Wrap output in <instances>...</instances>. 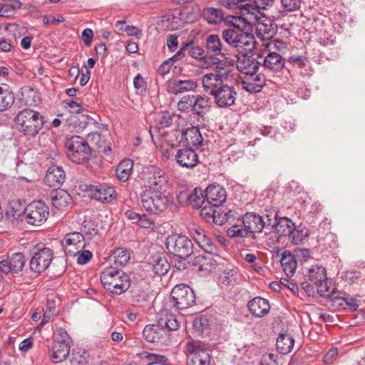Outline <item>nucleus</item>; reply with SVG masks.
<instances>
[{"mask_svg":"<svg viewBox=\"0 0 365 365\" xmlns=\"http://www.w3.org/2000/svg\"><path fill=\"white\" fill-rule=\"evenodd\" d=\"M149 185L140 196L141 205L148 212L159 214L168 207L170 200L166 195L168 177L165 171L156 167L148 170Z\"/></svg>","mask_w":365,"mask_h":365,"instance_id":"1","label":"nucleus"},{"mask_svg":"<svg viewBox=\"0 0 365 365\" xmlns=\"http://www.w3.org/2000/svg\"><path fill=\"white\" fill-rule=\"evenodd\" d=\"M242 16L243 17H233V19H242L245 23L253 25L258 38L271 41L276 32V25L272 20L266 17L258 7L254 6L243 8Z\"/></svg>","mask_w":365,"mask_h":365,"instance_id":"2","label":"nucleus"},{"mask_svg":"<svg viewBox=\"0 0 365 365\" xmlns=\"http://www.w3.org/2000/svg\"><path fill=\"white\" fill-rule=\"evenodd\" d=\"M101 282L106 289L115 294L125 292L130 286L129 277L115 267L106 268L101 272Z\"/></svg>","mask_w":365,"mask_h":365,"instance_id":"3","label":"nucleus"},{"mask_svg":"<svg viewBox=\"0 0 365 365\" xmlns=\"http://www.w3.org/2000/svg\"><path fill=\"white\" fill-rule=\"evenodd\" d=\"M19 130L26 135L35 136L43 128V117L31 109H24L15 118Z\"/></svg>","mask_w":365,"mask_h":365,"instance_id":"4","label":"nucleus"},{"mask_svg":"<svg viewBox=\"0 0 365 365\" xmlns=\"http://www.w3.org/2000/svg\"><path fill=\"white\" fill-rule=\"evenodd\" d=\"M65 146L68 157L75 163H84L91 158V148L87 142L80 136L74 135L68 138Z\"/></svg>","mask_w":365,"mask_h":365,"instance_id":"5","label":"nucleus"},{"mask_svg":"<svg viewBox=\"0 0 365 365\" xmlns=\"http://www.w3.org/2000/svg\"><path fill=\"white\" fill-rule=\"evenodd\" d=\"M187 357V365H210V355L204 343L200 341L189 340L185 346Z\"/></svg>","mask_w":365,"mask_h":365,"instance_id":"6","label":"nucleus"},{"mask_svg":"<svg viewBox=\"0 0 365 365\" xmlns=\"http://www.w3.org/2000/svg\"><path fill=\"white\" fill-rule=\"evenodd\" d=\"M263 46L264 53H267L263 61L264 67L272 72L280 71L284 66V60L274 49L284 47V43L282 41L271 40L264 43Z\"/></svg>","mask_w":365,"mask_h":365,"instance_id":"7","label":"nucleus"},{"mask_svg":"<svg viewBox=\"0 0 365 365\" xmlns=\"http://www.w3.org/2000/svg\"><path fill=\"white\" fill-rule=\"evenodd\" d=\"M168 252L181 259H186L192 253L193 245L185 235H172L168 237L165 242Z\"/></svg>","mask_w":365,"mask_h":365,"instance_id":"8","label":"nucleus"},{"mask_svg":"<svg viewBox=\"0 0 365 365\" xmlns=\"http://www.w3.org/2000/svg\"><path fill=\"white\" fill-rule=\"evenodd\" d=\"M171 299L173 306L178 309L190 307L195 304L196 299L193 290L183 284L176 285L172 289Z\"/></svg>","mask_w":365,"mask_h":365,"instance_id":"9","label":"nucleus"},{"mask_svg":"<svg viewBox=\"0 0 365 365\" xmlns=\"http://www.w3.org/2000/svg\"><path fill=\"white\" fill-rule=\"evenodd\" d=\"M49 215L48 206L42 201H34L25 208L26 222L34 226H38L46 221Z\"/></svg>","mask_w":365,"mask_h":365,"instance_id":"10","label":"nucleus"},{"mask_svg":"<svg viewBox=\"0 0 365 365\" xmlns=\"http://www.w3.org/2000/svg\"><path fill=\"white\" fill-rule=\"evenodd\" d=\"M307 277L317 286L319 295L324 297L330 295L331 292L327 286V270L324 267L318 264L312 265L309 268Z\"/></svg>","mask_w":365,"mask_h":365,"instance_id":"11","label":"nucleus"},{"mask_svg":"<svg viewBox=\"0 0 365 365\" xmlns=\"http://www.w3.org/2000/svg\"><path fill=\"white\" fill-rule=\"evenodd\" d=\"M237 95V91L234 85H228L224 83L213 93L212 96L217 107L227 108L235 104Z\"/></svg>","mask_w":365,"mask_h":365,"instance_id":"12","label":"nucleus"},{"mask_svg":"<svg viewBox=\"0 0 365 365\" xmlns=\"http://www.w3.org/2000/svg\"><path fill=\"white\" fill-rule=\"evenodd\" d=\"M53 259V251L46 247L38 248L33 255L30 260V269L37 273L46 269Z\"/></svg>","mask_w":365,"mask_h":365,"instance_id":"13","label":"nucleus"},{"mask_svg":"<svg viewBox=\"0 0 365 365\" xmlns=\"http://www.w3.org/2000/svg\"><path fill=\"white\" fill-rule=\"evenodd\" d=\"M84 236L80 232L66 235L62 240V246L67 255L77 256L85 247Z\"/></svg>","mask_w":365,"mask_h":365,"instance_id":"14","label":"nucleus"},{"mask_svg":"<svg viewBox=\"0 0 365 365\" xmlns=\"http://www.w3.org/2000/svg\"><path fill=\"white\" fill-rule=\"evenodd\" d=\"M88 192L91 198L102 202L109 203L116 198L114 187L107 185H90Z\"/></svg>","mask_w":365,"mask_h":365,"instance_id":"15","label":"nucleus"},{"mask_svg":"<svg viewBox=\"0 0 365 365\" xmlns=\"http://www.w3.org/2000/svg\"><path fill=\"white\" fill-rule=\"evenodd\" d=\"M25 262V257L22 253H14L11 257L0 262V270L6 274L19 273L22 271Z\"/></svg>","mask_w":365,"mask_h":365,"instance_id":"16","label":"nucleus"},{"mask_svg":"<svg viewBox=\"0 0 365 365\" xmlns=\"http://www.w3.org/2000/svg\"><path fill=\"white\" fill-rule=\"evenodd\" d=\"M197 86V82L191 79L173 78L168 81L165 83L166 91L174 95L192 91Z\"/></svg>","mask_w":365,"mask_h":365,"instance_id":"17","label":"nucleus"},{"mask_svg":"<svg viewBox=\"0 0 365 365\" xmlns=\"http://www.w3.org/2000/svg\"><path fill=\"white\" fill-rule=\"evenodd\" d=\"M177 164L185 168H193L199 163L198 155L195 151L190 148L179 149L175 155Z\"/></svg>","mask_w":365,"mask_h":365,"instance_id":"18","label":"nucleus"},{"mask_svg":"<svg viewBox=\"0 0 365 365\" xmlns=\"http://www.w3.org/2000/svg\"><path fill=\"white\" fill-rule=\"evenodd\" d=\"M201 81L204 91L212 96L221 85L225 83L227 79L222 73L213 71L204 74Z\"/></svg>","mask_w":365,"mask_h":365,"instance_id":"19","label":"nucleus"},{"mask_svg":"<svg viewBox=\"0 0 365 365\" xmlns=\"http://www.w3.org/2000/svg\"><path fill=\"white\" fill-rule=\"evenodd\" d=\"M70 344L65 339L53 340L50 348V358L54 363L64 361L69 354Z\"/></svg>","mask_w":365,"mask_h":365,"instance_id":"20","label":"nucleus"},{"mask_svg":"<svg viewBox=\"0 0 365 365\" xmlns=\"http://www.w3.org/2000/svg\"><path fill=\"white\" fill-rule=\"evenodd\" d=\"M265 85L264 75L257 71L244 76L242 81V88L250 93L259 92Z\"/></svg>","mask_w":365,"mask_h":365,"instance_id":"21","label":"nucleus"},{"mask_svg":"<svg viewBox=\"0 0 365 365\" xmlns=\"http://www.w3.org/2000/svg\"><path fill=\"white\" fill-rule=\"evenodd\" d=\"M206 203L216 207L220 206L226 200V192L219 185H210L205 190Z\"/></svg>","mask_w":365,"mask_h":365,"instance_id":"22","label":"nucleus"},{"mask_svg":"<svg viewBox=\"0 0 365 365\" xmlns=\"http://www.w3.org/2000/svg\"><path fill=\"white\" fill-rule=\"evenodd\" d=\"M242 224L250 235L261 232L265 226V221L255 212H247L242 217Z\"/></svg>","mask_w":365,"mask_h":365,"instance_id":"23","label":"nucleus"},{"mask_svg":"<svg viewBox=\"0 0 365 365\" xmlns=\"http://www.w3.org/2000/svg\"><path fill=\"white\" fill-rule=\"evenodd\" d=\"M66 173L62 167L51 165L46 171L45 182L51 187H58L65 181Z\"/></svg>","mask_w":365,"mask_h":365,"instance_id":"24","label":"nucleus"},{"mask_svg":"<svg viewBox=\"0 0 365 365\" xmlns=\"http://www.w3.org/2000/svg\"><path fill=\"white\" fill-rule=\"evenodd\" d=\"M250 312L256 317H263L270 310L269 301L264 298L257 297L247 303Z\"/></svg>","mask_w":365,"mask_h":365,"instance_id":"25","label":"nucleus"},{"mask_svg":"<svg viewBox=\"0 0 365 365\" xmlns=\"http://www.w3.org/2000/svg\"><path fill=\"white\" fill-rule=\"evenodd\" d=\"M157 322L160 328H165L169 331H175L179 327L176 316L168 309H162L158 313Z\"/></svg>","mask_w":365,"mask_h":365,"instance_id":"26","label":"nucleus"},{"mask_svg":"<svg viewBox=\"0 0 365 365\" xmlns=\"http://www.w3.org/2000/svg\"><path fill=\"white\" fill-rule=\"evenodd\" d=\"M190 234L196 243L206 252L212 254L216 251V247L212 244L211 240L205 235V231L201 228H194L190 230Z\"/></svg>","mask_w":365,"mask_h":365,"instance_id":"27","label":"nucleus"},{"mask_svg":"<svg viewBox=\"0 0 365 365\" xmlns=\"http://www.w3.org/2000/svg\"><path fill=\"white\" fill-rule=\"evenodd\" d=\"M242 53L237 61V68L244 76L251 74L258 71L259 62L254 58Z\"/></svg>","mask_w":365,"mask_h":365,"instance_id":"28","label":"nucleus"},{"mask_svg":"<svg viewBox=\"0 0 365 365\" xmlns=\"http://www.w3.org/2000/svg\"><path fill=\"white\" fill-rule=\"evenodd\" d=\"M51 199L52 205L59 210H66L72 201L69 193L61 189L52 191Z\"/></svg>","mask_w":365,"mask_h":365,"instance_id":"29","label":"nucleus"},{"mask_svg":"<svg viewBox=\"0 0 365 365\" xmlns=\"http://www.w3.org/2000/svg\"><path fill=\"white\" fill-rule=\"evenodd\" d=\"M181 140L187 146L198 147L202 145L203 138L198 127L192 126L182 132Z\"/></svg>","mask_w":365,"mask_h":365,"instance_id":"30","label":"nucleus"},{"mask_svg":"<svg viewBox=\"0 0 365 365\" xmlns=\"http://www.w3.org/2000/svg\"><path fill=\"white\" fill-rule=\"evenodd\" d=\"M148 266L156 275L165 274L170 268V264L164 256L160 255H153L148 262Z\"/></svg>","mask_w":365,"mask_h":365,"instance_id":"31","label":"nucleus"},{"mask_svg":"<svg viewBox=\"0 0 365 365\" xmlns=\"http://www.w3.org/2000/svg\"><path fill=\"white\" fill-rule=\"evenodd\" d=\"M255 46V40L254 36L248 32L245 31L242 34V36L239 38L234 48L242 53H249L253 51Z\"/></svg>","mask_w":365,"mask_h":365,"instance_id":"32","label":"nucleus"},{"mask_svg":"<svg viewBox=\"0 0 365 365\" xmlns=\"http://www.w3.org/2000/svg\"><path fill=\"white\" fill-rule=\"evenodd\" d=\"M281 266L287 277H292L295 273L297 262L294 255L289 251H284L280 260Z\"/></svg>","mask_w":365,"mask_h":365,"instance_id":"33","label":"nucleus"},{"mask_svg":"<svg viewBox=\"0 0 365 365\" xmlns=\"http://www.w3.org/2000/svg\"><path fill=\"white\" fill-rule=\"evenodd\" d=\"M164 334V329L158 324H148L145 327L143 331L144 339L152 343L159 342Z\"/></svg>","mask_w":365,"mask_h":365,"instance_id":"34","label":"nucleus"},{"mask_svg":"<svg viewBox=\"0 0 365 365\" xmlns=\"http://www.w3.org/2000/svg\"><path fill=\"white\" fill-rule=\"evenodd\" d=\"M245 31L240 27H229L222 31V38L231 48H235Z\"/></svg>","mask_w":365,"mask_h":365,"instance_id":"35","label":"nucleus"},{"mask_svg":"<svg viewBox=\"0 0 365 365\" xmlns=\"http://www.w3.org/2000/svg\"><path fill=\"white\" fill-rule=\"evenodd\" d=\"M294 344V339L291 334H280L276 341V348L282 354H287L292 351Z\"/></svg>","mask_w":365,"mask_h":365,"instance_id":"36","label":"nucleus"},{"mask_svg":"<svg viewBox=\"0 0 365 365\" xmlns=\"http://www.w3.org/2000/svg\"><path fill=\"white\" fill-rule=\"evenodd\" d=\"M210 107L211 101L210 98L201 95H195L193 113L202 117L210 110Z\"/></svg>","mask_w":365,"mask_h":365,"instance_id":"37","label":"nucleus"},{"mask_svg":"<svg viewBox=\"0 0 365 365\" xmlns=\"http://www.w3.org/2000/svg\"><path fill=\"white\" fill-rule=\"evenodd\" d=\"M133 168V162L130 159L123 160L118 165L115 173L118 178L122 182L128 180Z\"/></svg>","mask_w":365,"mask_h":365,"instance_id":"38","label":"nucleus"},{"mask_svg":"<svg viewBox=\"0 0 365 365\" xmlns=\"http://www.w3.org/2000/svg\"><path fill=\"white\" fill-rule=\"evenodd\" d=\"M216 206L204 205L200 210L201 217L207 222L212 221L215 224H223V220H220V214L216 210Z\"/></svg>","mask_w":365,"mask_h":365,"instance_id":"39","label":"nucleus"},{"mask_svg":"<svg viewBox=\"0 0 365 365\" xmlns=\"http://www.w3.org/2000/svg\"><path fill=\"white\" fill-rule=\"evenodd\" d=\"M206 49L213 55L222 54V45L220 37L217 34H210L206 39Z\"/></svg>","mask_w":365,"mask_h":365,"instance_id":"40","label":"nucleus"},{"mask_svg":"<svg viewBox=\"0 0 365 365\" xmlns=\"http://www.w3.org/2000/svg\"><path fill=\"white\" fill-rule=\"evenodd\" d=\"M21 6V3L19 0H6L4 3L0 4V16H11Z\"/></svg>","mask_w":365,"mask_h":365,"instance_id":"41","label":"nucleus"},{"mask_svg":"<svg viewBox=\"0 0 365 365\" xmlns=\"http://www.w3.org/2000/svg\"><path fill=\"white\" fill-rule=\"evenodd\" d=\"M202 15L205 19L210 24H217L224 19L223 13L220 9L212 7L205 9Z\"/></svg>","mask_w":365,"mask_h":365,"instance_id":"42","label":"nucleus"},{"mask_svg":"<svg viewBox=\"0 0 365 365\" xmlns=\"http://www.w3.org/2000/svg\"><path fill=\"white\" fill-rule=\"evenodd\" d=\"M294 226L295 224L289 218L282 217L278 219L275 230L280 236H287Z\"/></svg>","mask_w":365,"mask_h":365,"instance_id":"43","label":"nucleus"},{"mask_svg":"<svg viewBox=\"0 0 365 365\" xmlns=\"http://www.w3.org/2000/svg\"><path fill=\"white\" fill-rule=\"evenodd\" d=\"M89 355L88 352L81 348L72 351L70 363L71 365H88Z\"/></svg>","mask_w":365,"mask_h":365,"instance_id":"44","label":"nucleus"},{"mask_svg":"<svg viewBox=\"0 0 365 365\" xmlns=\"http://www.w3.org/2000/svg\"><path fill=\"white\" fill-rule=\"evenodd\" d=\"M213 63L215 65V71L214 72L222 73L225 76V78L227 80L232 72L233 61L229 58H225L223 60L214 61Z\"/></svg>","mask_w":365,"mask_h":365,"instance_id":"45","label":"nucleus"},{"mask_svg":"<svg viewBox=\"0 0 365 365\" xmlns=\"http://www.w3.org/2000/svg\"><path fill=\"white\" fill-rule=\"evenodd\" d=\"M130 258V252L125 248L116 249L111 256V259L113 260L114 264L116 267L125 266L129 261Z\"/></svg>","mask_w":365,"mask_h":365,"instance_id":"46","label":"nucleus"},{"mask_svg":"<svg viewBox=\"0 0 365 365\" xmlns=\"http://www.w3.org/2000/svg\"><path fill=\"white\" fill-rule=\"evenodd\" d=\"M14 94L11 91L0 87V111L9 108L14 104Z\"/></svg>","mask_w":365,"mask_h":365,"instance_id":"47","label":"nucleus"},{"mask_svg":"<svg viewBox=\"0 0 365 365\" xmlns=\"http://www.w3.org/2000/svg\"><path fill=\"white\" fill-rule=\"evenodd\" d=\"M187 202L195 209H199L205 203L206 199L200 189L195 188L187 197Z\"/></svg>","mask_w":365,"mask_h":365,"instance_id":"48","label":"nucleus"},{"mask_svg":"<svg viewBox=\"0 0 365 365\" xmlns=\"http://www.w3.org/2000/svg\"><path fill=\"white\" fill-rule=\"evenodd\" d=\"M21 93L26 104L29 106H36L41 101L40 94L31 87L22 88Z\"/></svg>","mask_w":365,"mask_h":365,"instance_id":"49","label":"nucleus"},{"mask_svg":"<svg viewBox=\"0 0 365 365\" xmlns=\"http://www.w3.org/2000/svg\"><path fill=\"white\" fill-rule=\"evenodd\" d=\"M197 262L199 264V270L206 273L212 272L217 267V262L212 259L211 254L208 255L200 257Z\"/></svg>","mask_w":365,"mask_h":365,"instance_id":"50","label":"nucleus"},{"mask_svg":"<svg viewBox=\"0 0 365 365\" xmlns=\"http://www.w3.org/2000/svg\"><path fill=\"white\" fill-rule=\"evenodd\" d=\"M25 208L20 200H12L8 204L6 214L13 217H19L23 212H25Z\"/></svg>","mask_w":365,"mask_h":365,"instance_id":"51","label":"nucleus"},{"mask_svg":"<svg viewBox=\"0 0 365 365\" xmlns=\"http://www.w3.org/2000/svg\"><path fill=\"white\" fill-rule=\"evenodd\" d=\"M195 95L184 96L178 103V109L182 112L193 111Z\"/></svg>","mask_w":365,"mask_h":365,"instance_id":"52","label":"nucleus"},{"mask_svg":"<svg viewBox=\"0 0 365 365\" xmlns=\"http://www.w3.org/2000/svg\"><path fill=\"white\" fill-rule=\"evenodd\" d=\"M227 233L232 238H245L250 235L245 226L240 225H232L227 229Z\"/></svg>","mask_w":365,"mask_h":365,"instance_id":"53","label":"nucleus"},{"mask_svg":"<svg viewBox=\"0 0 365 365\" xmlns=\"http://www.w3.org/2000/svg\"><path fill=\"white\" fill-rule=\"evenodd\" d=\"M219 4L228 9H240L242 15V9L247 6H253L251 4H243L242 0H218Z\"/></svg>","mask_w":365,"mask_h":365,"instance_id":"54","label":"nucleus"},{"mask_svg":"<svg viewBox=\"0 0 365 365\" xmlns=\"http://www.w3.org/2000/svg\"><path fill=\"white\" fill-rule=\"evenodd\" d=\"M307 236V232H304L303 230L297 229L296 226H294L293 230H291L290 233L287 235L289 240L294 245H299L302 243Z\"/></svg>","mask_w":365,"mask_h":365,"instance_id":"55","label":"nucleus"},{"mask_svg":"<svg viewBox=\"0 0 365 365\" xmlns=\"http://www.w3.org/2000/svg\"><path fill=\"white\" fill-rule=\"evenodd\" d=\"M334 290L330 292V295L327 296V297H331L333 299H341L343 300L346 305H348L351 309H356L358 307L357 301L349 297L346 294H343L341 296H339V294H336Z\"/></svg>","mask_w":365,"mask_h":365,"instance_id":"56","label":"nucleus"},{"mask_svg":"<svg viewBox=\"0 0 365 365\" xmlns=\"http://www.w3.org/2000/svg\"><path fill=\"white\" fill-rule=\"evenodd\" d=\"M174 116V114L169 111H163L158 114L156 120L162 127L168 128L172 125Z\"/></svg>","mask_w":365,"mask_h":365,"instance_id":"57","label":"nucleus"},{"mask_svg":"<svg viewBox=\"0 0 365 365\" xmlns=\"http://www.w3.org/2000/svg\"><path fill=\"white\" fill-rule=\"evenodd\" d=\"M133 85L137 93L143 95L147 89V83L140 74H138L133 79Z\"/></svg>","mask_w":365,"mask_h":365,"instance_id":"58","label":"nucleus"},{"mask_svg":"<svg viewBox=\"0 0 365 365\" xmlns=\"http://www.w3.org/2000/svg\"><path fill=\"white\" fill-rule=\"evenodd\" d=\"M55 312V307L52 302H48L46 309L43 310V319L41 322V325H43L47 323L51 318L53 317Z\"/></svg>","mask_w":365,"mask_h":365,"instance_id":"59","label":"nucleus"},{"mask_svg":"<svg viewBox=\"0 0 365 365\" xmlns=\"http://www.w3.org/2000/svg\"><path fill=\"white\" fill-rule=\"evenodd\" d=\"M282 7L287 11H293L298 9L301 4L300 0H281Z\"/></svg>","mask_w":365,"mask_h":365,"instance_id":"60","label":"nucleus"},{"mask_svg":"<svg viewBox=\"0 0 365 365\" xmlns=\"http://www.w3.org/2000/svg\"><path fill=\"white\" fill-rule=\"evenodd\" d=\"M63 104L64 108L69 109L72 113H79L81 110V105L73 100H65Z\"/></svg>","mask_w":365,"mask_h":365,"instance_id":"61","label":"nucleus"},{"mask_svg":"<svg viewBox=\"0 0 365 365\" xmlns=\"http://www.w3.org/2000/svg\"><path fill=\"white\" fill-rule=\"evenodd\" d=\"M137 222L139 226L146 229L152 228L154 226V222L146 215H140Z\"/></svg>","mask_w":365,"mask_h":365,"instance_id":"62","label":"nucleus"},{"mask_svg":"<svg viewBox=\"0 0 365 365\" xmlns=\"http://www.w3.org/2000/svg\"><path fill=\"white\" fill-rule=\"evenodd\" d=\"M77 256V262L79 264H85L91 260L93 255L92 252L88 250H82Z\"/></svg>","mask_w":365,"mask_h":365,"instance_id":"63","label":"nucleus"},{"mask_svg":"<svg viewBox=\"0 0 365 365\" xmlns=\"http://www.w3.org/2000/svg\"><path fill=\"white\" fill-rule=\"evenodd\" d=\"M307 61V58L299 55H292L289 58V62L297 66L299 68L305 66Z\"/></svg>","mask_w":365,"mask_h":365,"instance_id":"64","label":"nucleus"}]
</instances>
